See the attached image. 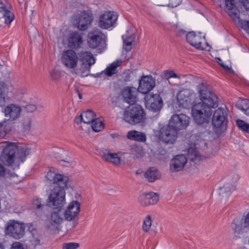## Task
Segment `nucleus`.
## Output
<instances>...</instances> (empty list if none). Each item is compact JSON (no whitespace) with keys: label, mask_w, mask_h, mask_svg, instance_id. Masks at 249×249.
<instances>
[{"label":"nucleus","mask_w":249,"mask_h":249,"mask_svg":"<svg viewBox=\"0 0 249 249\" xmlns=\"http://www.w3.org/2000/svg\"><path fill=\"white\" fill-rule=\"evenodd\" d=\"M201 102L195 104L192 109V113L195 122L202 124L209 122L212 115V108L218 106L217 98L212 93L206 83H202L197 86Z\"/></svg>","instance_id":"f257e3e1"},{"label":"nucleus","mask_w":249,"mask_h":249,"mask_svg":"<svg viewBox=\"0 0 249 249\" xmlns=\"http://www.w3.org/2000/svg\"><path fill=\"white\" fill-rule=\"evenodd\" d=\"M0 148L2 149L0 160L7 166H18L31 152V149L26 146L18 147L8 142L0 143Z\"/></svg>","instance_id":"f03ea898"},{"label":"nucleus","mask_w":249,"mask_h":249,"mask_svg":"<svg viewBox=\"0 0 249 249\" xmlns=\"http://www.w3.org/2000/svg\"><path fill=\"white\" fill-rule=\"evenodd\" d=\"M82 64L78 68L74 69L72 73L82 77L87 76L89 74L91 65L95 62V60L90 53L87 52H81L79 54Z\"/></svg>","instance_id":"7ed1b4c3"},{"label":"nucleus","mask_w":249,"mask_h":249,"mask_svg":"<svg viewBox=\"0 0 249 249\" xmlns=\"http://www.w3.org/2000/svg\"><path fill=\"white\" fill-rule=\"evenodd\" d=\"M143 110L139 105L130 106L124 112V120L131 124L141 123L143 119Z\"/></svg>","instance_id":"20e7f679"},{"label":"nucleus","mask_w":249,"mask_h":249,"mask_svg":"<svg viewBox=\"0 0 249 249\" xmlns=\"http://www.w3.org/2000/svg\"><path fill=\"white\" fill-rule=\"evenodd\" d=\"M69 187L70 185L68 183L67 186L61 185L53 188L49 197V204L57 208H61L64 206L66 204V192L64 188H68Z\"/></svg>","instance_id":"39448f33"},{"label":"nucleus","mask_w":249,"mask_h":249,"mask_svg":"<svg viewBox=\"0 0 249 249\" xmlns=\"http://www.w3.org/2000/svg\"><path fill=\"white\" fill-rule=\"evenodd\" d=\"M178 137V130L169 124L163 126L159 130V138L163 142L173 144Z\"/></svg>","instance_id":"423d86ee"},{"label":"nucleus","mask_w":249,"mask_h":249,"mask_svg":"<svg viewBox=\"0 0 249 249\" xmlns=\"http://www.w3.org/2000/svg\"><path fill=\"white\" fill-rule=\"evenodd\" d=\"M5 233L15 239H20L25 234V226L15 220H10L6 224Z\"/></svg>","instance_id":"0eeeda50"},{"label":"nucleus","mask_w":249,"mask_h":249,"mask_svg":"<svg viewBox=\"0 0 249 249\" xmlns=\"http://www.w3.org/2000/svg\"><path fill=\"white\" fill-rule=\"evenodd\" d=\"M21 111V107L19 105L11 103L4 107L2 112L4 113L5 121L13 122L20 117Z\"/></svg>","instance_id":"6e6552de"},{"label":"nucleus","mask_w":249,"mask_h":249,"mask_svg":"<svg viewBox=\"0 0 249 249\" xmlns=\"http://www.w3.org/2000/svg\"><path fill=\"white\" fill-rule=\"evenodd\" d=\"M14 19L10 11V5L6 1L0 2V26L10 24Z\"/></svg>","instance_id":"1a4fd4ad"},{"label":"nucleus","mask_w":249,"mask_h":249,"mask_svg":"<svg viewBox=\"0 0 249 249\" xmlns=\"http://www.w3.org/2000/svg\"><path fill=\"white\" fill-rule=\"evenodd\" d=\"M118 19L116 13L111 12H105L99 18L98 26L102 29H108L115 24Z\"/></svg>","instance_id":"9d476101"},{"label":"nucleus","mask_w":249,"mask_h":249,"mask_svg":"<svg viewBox=\"0 0 249 249\" xmlns=\"http://www.w3.org/2000/svg\"><path fill=\"white\" fill-rule=\"evenodd\" d=\"M231 227L235 234H243L249 231V212L241 219H234Z\"/></svg>","instance_id":"9b49d317"},{"label":"nucleus","mask_w":249,"mask_h":249,"mask_svg":"<svg viewBox=\"0 0 249 249\" xmlns=\"http://www.w3.org/2000/svg\"><path fill=\"white\" fill-rule=\"evenodd\" d=\"M78 60L76 53L72 50H66L62 54V63L68 69H75L77 65Z\"/></svg>","instance_id":"f8f14e48"},{"label":"nucleus","mask_w":249,"mask_h":249,"mask_svg":"<svg viewBox=\"0 0 249 249\" xmlns=\"http://www.w3.org/2000/svg\"><path fill=\"white\" fill-rule=\"evenodd\" d=\"M80 203L77 200L72 201L68 206L64 213V219L67 221H74L80 212Z\"/></svg>","instance_id":"ddd939ff"},{"label":"nucleus","mask_w":249,"mask_h":249,"mask_svg":"<svg viewBox=\"0 0 249 249\" xmlns=\"http://www.w3.org/2000/svg\"><path fill=\"white\" fill-rule=\"evenodd\" d=\"M190 118L187 115L180 114L173 115L169 120V124L177 130L186 128L189 124Z\"/></svg>","instance_id":"4468645a"},{"label":"nucleus","mask_w":249,"mask_h":249,"mask_svg":"<svg viewBox=\"0 0 249 249\" xmlns=\"http://www.w3.org/2000/svg\"><path fill=\"white\" fill-rule=\"evenodd\" d=\"M145 99V105L147 109L154 112L158 111L161 109L163 102L159 94L147 95Z\"/></svg>","instance_id":"2eb2a0df"},{"label":"nucleus","mask_w":249,"mask_h":249,"mask_svg":"<svg viewBox=\"0 0 249 249\" xmlns=\"http://www.w3.org/2000/svg\"><path fill=\"white\" fill-rule=\"evenodd\" d=\"M226 109L219 107L213 113L212 124L214 127L226 128L227 124Z\"/></svg>","instance_id":"dca6fc26"},{"label":"nucleus","mask_w":249,"mask_h":249,"mask_svg":"<svg viewBox=\"0 0 249 249\" xmlns=\"http://www.w3.org/2000/svg\"><path fill=\"white\" fill-rule=\"evenodd\" d=\"M88 44L91 48H96L105 42V35L98 29H94L88 34Z\"/></svg>","instance_id":"f3484780"},{"label":"nucleus","mask_w":249,"mask_h":249,"mask_svg":"<svg viewBox=\"0 0 249 249\" xmlns=\"http://www.w3.org/2000/svg\"><path fill=\"white\" fill-rule=\"evenodd\" d=\"M194 96L193 91L185 89L180 91L177 95V101L179 106L187 108L192 105V101Z\"/></svg>","instance_id":"a211bd4d"},{"label":"nucleus","mask_w":249,"mask_h":249,"mask_svg":"<svg viewBox=\"0 0 249 249\" xmlns=\"http://www.w3.org/2000/svg\"><path fill=\"white\" fill-rule=\"evenodd\" d=\"M92 20L90 14L83 12L75 17L74 23L79 30L84 31L89 27Z\"/></svg>","instance_id":"6ab92c4d"},{"label":"nucleus","mask_w":249,"mask_h":249,"mask_svg":"<svg viewBox=\"0 0 249 249\" xmlns=\"http://www.w3.org/2000/svg\"><path fill=\"white\" fill-rule=\"evenodd\" d=\"M187 162L186 157L183 154L175 156L170 162V170L171 172H178L181 171Z\"/></svg>","instance_id":"aec40b11"},{"label":"nucleus","mask_w":249,"mask_h":249,"mask_svg":"<svg viewBox=\"0 0 249 249\" xmlns=\"http://www.w3.org/2000/svg\"><path fill=\"white\" fill-rule=\"evenodd\" d=\"M196 138V141L194 142V144L191 145L188 149V158L191 161H197L201 160V155L197 149L196 145H199V142L202 144H205L206 143L204 141L202 140H199L197 137L199 138V136L195 135L193 136Z\"/></svg>","instance_id":"412c9836"},{"label":"nucleus","mask_w":249,"mask_h":249,"mask_svg":"<svg viewBox=\"0 0 249 249\" xmlns=\"http://www.w3.org/2000/svg\"><path fill=\"white\" fill-rule=\"evenodd\" d=\"M46 178L50 183H57L58 186L62 185V186H67L69 180L68 177L62 175L56 174L52 171L47 173Z\"/></svg>","instance_id":"4be33fe9"},{"label":"nucleus","mask_w":249,"mask_h":249,"mask_svg":"<svg viewBox=\"0 0 249 249\" xmlns=\"http://www.w3.org/2000/svg\"><path fill=\"white\" fill-rule=\"evenodd\" d=\"M155 86V81L151 75L143 76L139 82V91L143 94L148 93Z\"/></svg>","instance_id":"5701e85b"},{"label":"nucleus","mask_w":249,"mask_h":249,"mask_svg":"<svg viewBox=\"0 0 249 249\" xmlns=\"http://www.w3.org/2000/svg\"><path fill=\"white\" fill-rule=\"evenodd\" d=\"M100 154L104 160L115 166H118L121 163L122 160L119 156V153H112L108 149H103L101 150Z\"/></svg>","instance_id":"b1692460"},{"label":"nucleus","mask_w":249,"mask_h":249,"mask_svg":"<svg viewBox=\"0 0 249 249\" xmlns=\"http://www.w3.org/2000/svg\"><path fill=\"white\" fill-rule=\"evenodd\" d=\"M1 67L0 65V70ZM3 74L0 71V107H3L5 105L6 101L8 99V93L12 85L9 83H5L1 80Z\"/></svg>","instance_id":"393cba45"},{"label":"nucleus","mask_w":249,"mask_h":249,"mask_svg":"<svg viewBox=\"0 0 249 249\" xmlns=\"http://www.w3.org/2000/svg\"><path fill=\"white\" fill-rule=\"evenodd\" d=\"M159 199V196L157 194L150 192L141 195L139 197L138 201L141 206L145 207L156 204Z\"/></svg>","instance_id":"a878e982"},{"label":"nucleus","mask_w":249,"mask_h":249,"mask_svg":"<svg viewBox=\"0 0 249 249\" xmlns=\"http://www.w3.org/2000/svg\"><path fill=\"white\" fill-rule=\"evenodd\" d=\"M187 41L192 46L199 50H203L202 43L205 41V36L196 35L194 32H189L186 35Z\"/></svg>","instance_id":"bb28decb"},{"label":"nucleus","mask_w":249,"mask_h":249,"mask_svg":"<svg viewBox=\"0 0 249 249\" xmlns=\"http://www.w3.org/2000/svg\"><path fill=\"white\" fill-rule=\"evenodd\" d=\"M138 89L134 87H126L122 91L124 100L128 104L137 102Z\"/></svg>","instance_id":"cd10ccee"},{"label":"nucleus","mask_w":249,"mask_h":249,"mask_svg":"<svg viewBox=\"0 0 249 249\" xmlns=\"http://www.w3.org/2000/svg\"><path fill=\"white\" fill-rule=\"evenodd\" d=\"M239 177L236 175H234L232 177L228 178L224 185L219 188L218 193L219 195L224 196L225 194L234 190L235 185Z\"/></svg>","instance_id":"c85d7f7f"},{"label":"nucleus","mask_w":249,"mask_h":249,"mask_svg":"<svg viewBox=\"0 0 249 249\" xmlns=\"http://www.w3.org/2000/svg\"><path fill=\"white\" fill-rule=\"evenodd\" d=\"M134 31V29L132 28L126 31V34L122 36L124 40L123 48L126 52H129L132 49V45L135 39Z\"/></svg>","instance_id":"c756f323"},{"label":"nucleus","mask_w":249,"mask_h":249,"mask_svg":"<svg viewBox=\"0 0 249 249\" xmlns=\"http://www.w3.org/2000/svg\"><path fill=\"white\" fill-rule=\"evenodd\" d=\"M96 119V114L91 110L83 112L81 114L75 118L76 122L79 123L83 121L85 124L92 123Z\"/></svg>","instance_id":"7c9ffc66"},{"label":"nucleus","mask_w":249,"mask_h":249,"mask_svg":"<svg viewBox=\"0 0 249 249\" xmlns=\"http://www.w3.org/2000/svg\"><path fill=\"white\" fill-rule=\"evenodd\" d=\"M69 45L73 49H77L82 44V37L77 32L71 33L68 38Z\"/></svg>","instance_id":"2f4dec72"},{"label":"nucleus","mask_w":249,"mask_h":249,"mask_svg":"<svg viewBox=\"0 0 249 249\" xmlns=\"http://www.w3.org/2000/svg\"><path fill=\"white\" fill-rule=\"evenodd\" d=\"M64 217V213L61 209L55 210L51 214V222L54 225H59L63 222Z\"/></svg>","instance_id":"473e14b6"},{"label":"nucleus","mask_w":249,"mask_h":249,"mask_svg":"<svg viewBox=\"0 0 249 249\" xmlns=\"http://www.w3.org/2000/svg\"><path fill=\"white\" fill-rule=\"evenodd\" d=\"M121 60H117L116 61L110 64L104 71V73L107 76H112L114 74L117 73L118 71L117 68L122 64Z\"/></svg>","instance_id":"72a5a7b5"},{"label":"nucleus","mask_w":249,"mask_h":249,"mask_svg":"<svg viewBox=\"0 0 249 249\" xmlns=\"http://www.w3.org/2000/svg\"><path fill=\"white\" fill-rule=\"evenodd\" d=\"M128 139L138 142H144L146 141V136L144 133L136 130L130 131L127 134Z\"/></svg>","instance_id":"f704fd0d"},{"label":"nucleus","mask_w":249,"mask_h":249,"mask_svg":"<svg viewBox=\"0 0 249 249\" xmlns=\"http://www.w3.org/2000/svg\"><path fill=\"white\" fill-rule=\"evenodd\" d=\"M144 177L149 182H154L156 179L160 178V174L156 168L154 167L149 168L144 173Z\"/></svg>","instance_id":"c9c22d12"},{"label":"nucleus","mask_w":249,"mask_h":249,"mask_svg":"<svg viewBox=\"0 0 249 249\" xmlns=\"http://www.w3.org/2000/svg\"><path fill=\"white\" fill-rule=\"evenodd\" d=\"M130 152L131 154L133 155V158L135 159L142 158L144 154L142 146L137 145H132Z\"/></svg>","instance_id":"e433bc0d"},{"label":"nucleus","mask_w":249,"mask_h":249,"mask_svg":"<svg viewBox=\"0 0 249 249\" xmlns=\"http://www.w3.org/2000/svg\"><path fill=\"white\" fill-rule=\"evenodd\" d=\"M236 107L245 113L249 107V100L243 98L239 99L236 103Z\"/></svg>","instance_id":"4c0bfd02"},{"label":"nucleus","mask_w":249,"mask_h":249,"mask_svg":"<svg viewBox=\"0 0 249 249\" xmlns=\"http://www.w3.org/2000/svg\"><path fill=\"white\" fill-rule=\"evenodd\" d=\"M6 121L0 123V138L4 137L10 131L8 125Z\"/></svg>","instance_id":"58836bf2"},{"label":"nucleus","mask_w":249,"mask_h":249,"mask_svg":"<svg viewBox=\"0 0 249 249\" xmlns=\"http://www.w3.org/2000/svg\"><path fill=\"white\" fill-rule=\"evenodd\" d=\"M16 175L14 173H10L7 171L4 167L0 163V178H14Z\"/></svg>","instance_id":"ea45409f"},{"label":"nucleus","mask_w":249,"mask_h":249,"mask_svg":"<svg viewBox=\"0 0 249 249\" xmlns=\"http://www.w3.org/2000/svg\"><path fill=\"white\" fill-rule=\"evenodd\" d=\"M236 123L240 129L244 132L249 133V124L240 119L237 120Z\"/></svg>","instance_id":"a19ab883"},{"label":"nucleus","mask_w":249,"mask_h":249,"mask_svg":"<svg viewBox=\"0 0 249 249\" xmlns=\"http://www.w3.org/2000/svg\"><path fill=\"white\" fill-rule=\"evenodd\" d=\"M92 128L95 132H99L104 128L102 122L99 119H96L92 123Z\"/></svg>","instance_id":"79ce46f5"},{"label":"nucleus","mask_w":249,"mask_h":249,"mask_svg":"<svg viewBox=\"0 0 249 249\" xmlns=\"http://www.w3.org/2000/svg\"><path fill=\"white\" fill-rule=\"evenodd\" d=\"M50 76L52 80L58 82L61 76V72L57 69H53L50 72Z\"/></svg>","instance_id":"37998d69"},{"label":"nucleus","mask_w":249,"mask_h":249,"mask_svg":"<svg viewBox=\"0 0 249 249\" xmlns=\"http://www.w3.org/2000/svg\"><path fill=\"white\" fill-rule=\"evenodd\" d=\"M151 217L150 215H147L145 217L144 220L143 221V223L142 226L143 231H144L145 232H148L151 228Z\"/></svg>","instance_id":"c03bdc74"},{"label":"nucleus","mask_w":249,"mask_h":249,"mask_svg":"<svg viewBox=\"0 0 249 249\" xmlns=\"http://www.w3.org/2000/svg\"><path fill=\"white\" fill-rule=\"evenodd\" d=\"M229 11V16L231 17L233 19L236 21L238 19V10L235 7L234 3H233V6L231 9L227 8Z\"/></svg>","instance_id":"a18cd8bd"},{"label":"nucleus","mask_w":249,"mask_h":249,"mask_svg":"<svg viewBox=\"0 0 249 249\" xmlns=\"http://www.w3.org/2000/svg\"><path fill=\"white\" fill-rule=\"evenodd\" d=\"M164 77L168 81L170 84H171L169 80L171 78H178V75L173 71H163Z\"/></svg>","instance_id":"49530a36"},{"label":"nucleus","mask_w":249,"mask_h":249,"mask_svg":"<svg viewBox=\"0 0 249 249\" xmlns=\"http://www.w3.org/2000/svg\"><path fill=\"white\" fill-rule=\"evenodd\" d=\"M79 247L78 243L73 242L65 243L62 245L63 249H76Z\"/></svg>","instance_id":"de8ad7c7"},{"label":"nucleus","mask_w":249,"mask_h":249,"mask_svg":"<svg viewBox=\"0 0 249 249\" xmlns=\"http://www.w3.org/2000/svg\"><path fill=\"white\" fill-rule=\"evenodd\" d=\"M31 241L33 245L36 246L40 244V240L39 236L38 235H34L33 234V236L31 239Z\"/></svg>","instance_id":"09e8293b"},{"label":"nucleus","mask_w":249,"mask_h":249,"mask_svg":"<svg viewBox=\"0 0 249 249\" xmlns=\"http://www.w3.org/2000/svg\"><path fill=\"white\" fill-rule=\"evenodd\" d=\"M209 126V128H210V126L209 124H208L207 125H205V127L204 128V130L202 131V129H203L202 126H199L198 127V129L201 131V134H202V137L203 136L204 134H209L210 131L209 129H207V127Z\"/></svg>","instance_id":"8fccbe9b"},{"label":"nucleus","mask_w":249,"mask_h":249,"mask_svg":"<svg viewBox=\"0 0 249 249\" xmlns=\"http://www.w3.org/2000/svg\"><path fill=\"white\" fill-rule=\"evenodd\" d=\"M182 1V0H169V5L172 7H177L179 5Z\"/></svg>","instance_id":"3c124183"},{"label":"nucleus","mask_w":249,"mask_h":249,"mask_svg":"<svg viewBox=\"0 0 249 249\" xmlns=\"http://www.w3.org/2000/svg\"><path fill=\"white\" fill-rule=\"evenodd\" d=\"M11 249H24V248L21 243L18 242H15L12 244Z\"/></svg>","instance_id":"603ef678"},{"label":"nucleus","mask_w":249,"mask_h":249,"mask_svg":"<svg viewBox=\"0 0 249 249\" xmlns=\"http://www.w3.org/2000/svg\"><path fill=\"white\" fill-rule=\"evenodd\" d=\"M241 24L242 28L246 30L249 31V21L248 20H241Z\"/></svg>","instance_id":"864d4df0"},{"label":"nucleus","mask_w":249,"mask_h":249,"mask_svg":"<svg viewBox=\"0 0 249 249\" xmlns=\"http://www.w3.org/2000/svg\"><path fill=\"white\" fill-rule=\"evenodd\" d=\"M25 108L28 112H33L36 110V107L34 105H28L26 106Z\"/></svg>","instance_id":"5fc2aeb1"},{"label":"nucleus","mask_w":249,"mask_h":249,"mask_svg":"<svg viewBox=\"0 0 249 249\" xmlns=\"http://www.w3.org/2000/svg\"><path fill=\"white\" fill-rule=\"evenodd\" d=\"M217 63L219 64L225 70L229 71L230 70L231 66L225 65L222 60L220 58H217Z\"/></svg>","instance_id":"6e6d98bb"},{"label":"nucleus","mask_w":249,"mask_h":249,"mask_svg":"<svg viewBox=\"0 0 249 249\" xmlns=\"http://www.w3.org/2000/svg\"><path fill=\"white\" fill-rule=\"evenodd\" d=\"M225 5L227 8L231 9L233 6V3H234V0H225Z\"/></svg>","instance_id":"4d7b16f0"},{"label":"nucleus","mask_w":249,"mask_h":249,"mask_svg":"<svg viewBox=\"0 0 249 249\" xmlns=\"http://www.w3.org/2000/svg\"><path fill=\"white\" fill-rule=\"evenodd\" d=\"M242 3L247 10H249V0H242Z\"/></svg>","instance_id":"13d9d810"},{"label":"nucleus","mask_w":249,"mask_h":249,"mask_svg":"<svg viewBox=\"0 0 249 249\" xmlns=\"http://www.w3.org/2000/svg\"><path fill=\"white\" fill-rule=\"evenodd\" d=\"M34 205H36V206L37 209H40L43 206V205L41 203L38 204L37 203H35V202H34Z\"/></svg>","instance_id":"bf43d9fd"},{"label":"nucleus","mask_w":249,"mask_h":249,"mask_svg":"<svg viewBox=\"0 0 249 249\" xmlns=\"http://www.w3.org/2000/svg\"><path fill=\"white\" fill-rule=\"evenodd\" d=\"M245 114L249 117V108L247 109V110L246 111V112L245 113Z\"/></svg>","instance_id":"052dcab7"},{"label":"nucleus","mask_w":249,"mask_h":249,"mask_svg":"<svg viewBox=\"0 0 249 249\" xmlns=\"http://www.w3.org/2000/svg\"><path fill=\"white\" fill-rule=\"evenodd\" d=\"M27 122H28V123L29 125V127H30L31 121V120L30 119H29V120H27Z\"/></svg>","instance_id":"680f3d73"},{"label":"nucleus","mask_w":249,"mask_h":249,"mask_svg":"<svg viewBox=\"0 0 249 249\" xmlns=\"http://www.w3.org/2000/svg\"><path fill=\"white\" fill-rule=\"evenodd\" d=\"M0 249H3V245L0 243Z\"/></svg>","instance_id":"e2e57ef3"},{"label":"nucleus","mask_w":249,"mask_h":249,"mask_svg":"<svg viewBox=\"0 0 249 249\" xmlns=\"http://www.w3.org/2000/svg\"><path fill=\"white\" fill-rule=\"evenodd\" d=\"M79 97L80 99L81 98V96L80 94L79 95Z\"/></svg>","instance_id":"0e129e2a"},{"label":"nucleus","mask_w":249,"mask_h":249,"mask_svg":"<svg viewBox=\"0 0 249 249\" xmlns=\"http://www.w3.org/2000/svg\"><path fill=\"white\" fill-rule=\"evenodd\" d=\"M112 192H114V193H115V192H116V191H114V190H112Z\"/></svg>","instance_id":"69168bd1"},{"label":"nucleus","mask_w":249,"mask_h":249,"mask_svg":"<svg viewBox=\"0 0 249 249\" xmlns=\"http://www.w3.org/2000/svg\"><path fill=\"white\" fill-rule=\"evenodd\" d=\"M0 2H4V1H2V0H0Z\"/></svg>","instance_id":"338daca9"}]
</instances>
